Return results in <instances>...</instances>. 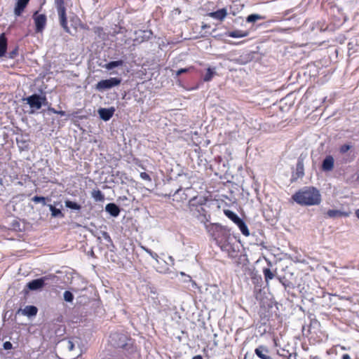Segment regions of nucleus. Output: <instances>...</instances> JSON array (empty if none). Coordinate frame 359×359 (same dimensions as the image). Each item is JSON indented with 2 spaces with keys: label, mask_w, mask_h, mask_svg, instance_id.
<instances>
[{
  "label": "nucleus",
  "mask_w": 359,
  "mask_h": 359,
  "mask_svg": "<svg viewBox=\"0 0 359 359\" xmlns=\"http://www.w3.org/2000/svg\"><path fill=\"white\" fill-rule=\"evenodd\" d=\"M292 199L302 206L318 205L321 203V194L314 187H304L292 196Z\"/></svg>",
  "instance_id": "nucleus-1"
},
{
  "label": "nucleus",
  "mask_w": 359,
  "mask_h": 359,
  "mask_svg": "<svg viewBox=\"0 0 359 359\" xmlns=\"http://www.w3.org/2000/svg\"><path fill=\"white\" fill-rule=\"evenodd\" d=\"M207 229L209 235L219 247L232 240L230 229L226 226L219 224H211Z\"/></svg>",
  "instance_id": "nucleus-2"
},
{
  "label": "nucleus",
  "mask_w": 359,
  "mask_h": 359,
  "mask_svg": "<svg viewBox=\"0 0 359 359\" xmlns=\"http://www.w3.org/2000/svg\"><path fill=\"white\" fill-rule=\"evenodd\" d=\"M206 203L204 197L194 196L189 201L188 208L191 215L196 217L205 215V210L203 205Z\"/></svg>",
  "instance_id": "nucleus-3"
},
{
  "label": "nucleus",
  "mask_w": 359,
  "mask_h": 359,
  "mask_svg": "<svg viewBox=\"0 0 359 359\" xmlns=\"http://www.w3.org/2000/svg\"><path fill=\"white\" fill-rule=\"evenodd\" d=\"M54 1L60 20V25L67 33H70V29L67 25V9L65 0Z\"/></svg>",
  "instance_id": "nucleus-4"
},
{
  "label": "nucleus",
  "mask_w": 359,
  "mask_h": 359,
  "mask_svg": "<svg viewBox=\"0 0 359 359\" xmlns=\"http://www.w3.org/2000/svg\"><path fill=\"white\" fill-rule=\"evenodd\" d=\"M121 79L116 77H111L108 79L100 81L96 84V89L99 91H104L113 87L120 85Z\"/></svg>",
  "instance_id": "nucleus-5"
},
{
  "label": "nucleus",
  "mask_w": 359,
  "mask_h": 359,
  "mask_svg": "<svg viewBox=\"0 0 359 359\" xmlns=\"http://www.w3.org/2000/svg\"><path fill=\"white\" fill-rule=\"evenodd\" d=\"M109 341L116 348H124L127 345L128 337L126 334L114 332L110 335Z\"/></svg>",
  "instance_id": "nucleus-6"
},
{
  "label": "nucleus",
  "mask_w": 359,
  "mask_h": 359,
  "mask_svg": "<svg viewBox=\"0 0 359 359\" xmlns=\"http://www.w3.org/2000/svg\"><path fill=\"white\" fill-rule=\"evenodd\" d=\"M232 240L229 241L226 243L219 246L222 251L226 252L231 258H236L238 256L239 248L238 245L236 243H232Z\"/></svg>",
  "instance_id": "nucleus-7"
},
{
  "label": "nucleus",
  "mask_w": 359,
  "mask_h": 359,
  "mask_svg": "<svg viewBox=\"0 0 359 359\" xmlns=\"http://www.w3.org/2000/svg\"><path fill=\"white\" fill-rule=\"evenodd\" d=\"M25 100L31 108L38 110L41 108L42 104L46 101V97L34 94L25 98Z\"/></svg>",
  "instance_id": "nucleus-8"
},
{
  "label": "nucleus",
  "mask_w": 359,
  "mask_h": 359,
  "mask_svg": "<svg viewBox=\"0 0 359 359\" xmlns=\"http://www.w3.org/2000/svg\"><path fill=\"white\" fill-rule=\"evenodd\" d=\"M33 19L34 20L36 32H42L46 25L47 18L46 15L39 14L36 11L33 15Z\"/></svg>",
  "instance_id": "nucleus-9"
},
{
  "label": "nucleus",
  "mask_w": 359,
  "mask_h": 359,
  "mask_svg": "<svg viewBox=\"0 0 359 359\" xmlns=\"http://www.w3.org/2000/svg\"><path fill=\"white\" fill-rule=\"evenodd\" d=\"M304 157L301 155L297 160V163L296 165V170L292 174V181H295L299 178H302L304 175Z\"/></svg>",
  "instance_id": "nucleus-10"
},
{
  "label": "nucleus",
  "mask_w": 359,
  "mask_h": 359,
  "mask_svg": "<svg viewBox=\"0 0 359 359\" xmlns=\"http://www.w3.org/2000/svg\"><path fill=\"white\" fill-rule=\"evenodd\" d=\"M255 355L260 359H272L270 350L265 345H259L255 349Z\"/></svg>",
  "instance_id": "nucleus-11"
},
{
  "label": "nucleus",
  "mask_w": 359,
  "mask_h": 359,
  "mask_svg": "<svg viewBox=\"0 0 359 359\" xmlns=\"http://www.w3.org/2000/svg\"><path fill=\"white\" fill-rule=\"evenodd\" d=\"M47 279L48 278L45 276L41 278L33 280L27 283V287L30 290H36L41 289L44 286L45 280Z\"/></svg>",
  "instance_id": "nucleus-12"
},
{
  "label": "nucleus",
  "mask_w": 359,
  "mask_h": 359,
  "mask_svg": "<svg viewBox=\"0 0 359 359\" xmlns=\"http://www.w3.org/2000/svg\"><path fill=\"white\" fill-rule=\"evenodd\" d=\"M334 160L332 156L328 155L323 161L321 170L324 172L332 171L334 168Z\"/></svg>",
  "instance_id": "nucleus-13"
},
{
  "label": "nucleus",
  "mask_w": 359,
  "mask_h": 359,
  "mask_svg": "<svg viewBox=\"0 0 359 359\" xmlns=\"http://www.w3.org/2000/svg\"><path fill=\"white\" fill-rule=\"evenodd\" d=\"M29 0H16L14 8V14L15 16H20L22 15L29 4Z\"/></svg>",
  "instance_id": "nucleus-14"
},
{
  "label": "nucleus",
  "mask_w": 359,
  "mask_h": 359,
  "mask_svg": "<svg viewBox=\"0 0 359 359\" xmlns=\"http://www.w3.org/2000/svg\"><path fill=\"white\" fill-rule=\"evenodd\" d=\"M115 109L114 107L110 108H100L98 110V114L100 118L107 121H109L114 115Z\"/></svg>",
  "instance_id": "nucleus-15"
},
{
  "label": "nucleus",
  "mask_w": 359,
  "mask_h": 359,
  "mask_svg": "<svg viewBox=\"0 0 359 359\" xmlns=\"http://www.w3.org/2000/svg\"><path fill=\"white\" fill-rule=\"evenodd\" d=\"M208 15L214 19L223 21L227 15V10L226 8H221L216 11L208 13Z\"/></svg>",
  "instance_id": "nucleus-16"
},
{
  "label": "nucleus",
  "mask_w": 359,
  "mask_h": 359,
  "mask_svg": "<svg viewBox=\"0 0 359 359\" xmlns=\"http://www.w3.org/2000/svg\"><path fill=\"white\" fill-rule=\"evenodd\" d=\"M249 32L236 29L233 31H229L225 33V35L232 38H243L248 36Z\"/></svg>",
  "instance_id": "nucleus-17"
},
{
  "label": "nucleus",
  "mask_w": 359,
  "mask_h": 359,
  "mask_svg": "<svg viewBox=\"0 0 359 359\" xmlns=\"http://www.w3.org/2000/svg\"><path fill=\"white\" fill-rule=\"evenodd\" d=\"M105 210L113 217L118 216L121 211L119 207L113 203H108L105 207Z\"/></svg>",
  "instance_id": "nucleus-18"
},
{
  "label": "nucleus",
  "mask_w": 359,
  "mask_h": 359,
  "mask_svg": "<svg viewBox=\"0 0 359 359\" xmlns=\"http://www.w3.org/2000/svg\"><path fill=\"white\" fill-rule=\"evenodd\" d=\"M327 217L336 218L341 217H348L349 213L338 210H328L325 213Z\"/></svg>",
  "instance_id": "nucleus-19"
},
{
  "label": "nucleus",
  "mask_w": 359,
  "mask_h": 359,
  "mask_svg": "<svg viewBox=\"0 0 359 359\" xmlns=\"http://www.w3.org/2000/svg\"><path fill=\"white\" fill-rule=\"evenodd\" d=\"M19 311H21L23 315L30 317L36 315L38 309L35 306H27L24 309H20Z\"/></svg>",
  "instance_id": "nucleus-20"
},
{
  "label": "nucleus",
  "mask_w": 359,
  "mask_h": 359,
  "mask_svg": "<svg viewBox=\"0 0 359 359\" xmlns=\"http://www.w3.org/2000/svg\"><path fill=\"white\" fill-rule=\"evenodd\" d=\"M7 39L4 34L0 35V57L5 55L7 50Z\"/></svg>",
  "instance_id": "nucleus-21"
},
{
  "label": "nucleus",
  "mask_w": 359,
  "mask_h": 359,
  "mask_svg": "<svg viewBox=\"0 0 359 359\" xmlns=\"http://www.w3.org/2000/svg\"><path fill=\"white\" fill-rule=\"evenodd\" d=\"M91 196L97 202H102L104 201V195L99 189H94L91 192Z\"/></svg>",
  "instance_id": "nucleus-22"
},
{
  "label": "nucleus",
  "mask_w": 359,
  "mask_h": 359,
  "mask_svg": "<svg viewBox=\"0 0 359 359\" xmlns=\"http://www.w3.org/2000/svg\"><path fill=\"white\" fill-rule=\"evenodd\" d=\"M49 209L51 212V216L53 217H60L62 218L65 217V215L62 212V211L60 209L56 208L53 205H48Z\"/></svg>",
  "instance_id": "nucleus-23"
},
{
  "label": "nucleus",
  "mask_w": 359,
  "mask_h": 359,
  "mask_svg": "<svg viewBox=\"0 0 359 359\" xmlns=\"http://www.w3.org/2000/svg\"><path fill=\"white\" fill-rule=\"evenodd\" d=\"M216 74V72L214 69L208 67L206 71V74L203 77V81L205 82L210 81L213 76Z\"/></svg>",
  "instance_id": "nucleus-24"
},
{
  "label": "nucleus",
  "mask_w": 359,
  "mask_h": 359,
  "mask_svg": "<svg viewBox=\"0 0 359 359\" xmlns=\"http://www.w3.org/2000/svg\"><path fill=\"white\" fill-rule=\"evenodd\" d=\"M123 65V61L121 60L111 61L106 64L105 67L107 69H112L115 67L122 66Z\"/></svg>",
  "instance_id": "nucleus-25"
},
{
  "label": "nucleus",
  "mask_w": 359,
  "mask_h": 359,
  "mask_svg": "<svg viewBox=\"0 0 359 359\" xmlns=\"http://www.w3.org/2000/svg\"><path fill=\"white\" fill-rule=\"evenodd\" d=\"M263 273L265 281L266 283H268L269 280H272L274 278V273L269 268L263 269Z\"/></svg>",
  "instance_id": "nucleus-26"
},
{
  "label": "nucleus",
  "mask_w": 359,
  "mask_h": 359,
  "mask_svg": "<svg viewBox=\"0 0 359 359\" xmlns=\"http://www.w3.org/2000/svg\"><path fill=\"white\" fill-rule=\"evenodd\" d=\"M65 206L72 210H80L81 206L76 202L67 200L65 201Z\"/></svg>",
  "instance_id": "nucleus-27"
},
{
  "label": "nucleus",
  "mask_w": 359,
  "mask_h": 359,
  "mask_svg": "<svg viewBox=\"0 0 359 359\" xmlns=\"http://www.w3.org/2000/svg\"><path fill=\"white\" fill-rule=\"evenodd\" d=\"M224 213L229 219H230L233 222L239 217L236 213H234L233 211L230 210H224Z\"/></svg>",
  "instance_id": "nucleus-28"
},
{
  "label": "nucleus",
  "mask_w": 359,
  "mask_h": 359,
  "mask_svg": "<svg viewBox=\"0 0 359 359\" xmlns=\"http://www.w3.org/2000/svg\"><path fill=\"white\" fill-rule=\"evenodd\" d=\"M261 19H262V17L261 15H259L258 14H251L247 17L246 21L248 22H255L257 20H261Z\"/></svg>",
  "instance_id": "nucleus-29"
},
{
  "label": "nucleus",
  "mask_w": 359,
  "mask_h": 359,
  "mask_svg": "<svg viewBox=\"0 0 359 359\" xmlns=\"http://www.w3.org/2000/svg\"><path fill=\"white\" fill-rule=\"evenodd\" d=\"M238 226L239 229L241 230V233L244 236H248L250 235V231L248 230V228L244 222H242L241 224H240V225Z\"/></svg>",
  "instance_id": "nucleus-30"
},
{
  "label": "nucleus",
  "mask_w": 359,
  "mask_h": 359,
  "mask_svg": "<svg viewBox=\"0 0 359 359\" xmlns=\"http://www.w3.org/2000/svg\"><path fill=\"white\" fill-rule=\"evenodd\" d=\"M32 201L36 203H41L43 205L46 204V198L43 196H35L32 198Z\"/></svg>",
  "instance_id": "nucleus-31"
},
{
  "label": "nucleus",
  "mask_w": 359,
  "mask_h": 359,
  "mask_svg": "<svg viewBox=\"0 0 359 359\" xmlns=\"http://www.w3.org/2000/svg\"><path fill=\"white\" fill-rule=\"evenodd\" d=\"M64 299L66 302H72L74 299V295L69 291H65L64 292Z\"/></svg>",
  "instance_id": "nucleus-32"
},
{
  "label": "nucleus",
  "mask_w": 359,
  "mask_h": 359,
  "mask_svg": "<svg viewBox=\"0 0 359 359\" xmlns=\"http://www.w3.org/2000/svg\"><path fill=\"white\" fill-rule=\"evenodd\" d=\"M143 249L145 250L147 253H148L154 259L157 260L158 258V255L157 253L153 252L149 248H143Z\"/></svg>",
  "instance_id": "nucleus-33"
},
{
  "label": "nucleus",
  "mask_w": 359,
  "mask_h": 359,
  "mask_svg": "<svg viewBox=\"0 0 359 359\" xmlns=\"http://www.w3.org/2000/svg\"><path fill=\"white\" fill-rule=\"evenodd\" d=\"M351 146L350 144H343L339 147V152L342 154H345L351 149Z\"/></svg>",
  "instance_id": "nucleus-34"
},
{
  "label": "nucleus",
  "mask_w": 359,
  "mask_h": 359,
  "mask_svg": "<svg viewBox=\"0 0 359 359\" xmlns=\"http://www.w3.org/2000/svg\"><path fill=\"white\" fill-rule=\"evenodd\" d=\"M194 69V67L192 66L190 67H188V68H181L179 70H177L176 75L180 76V74H182L183 73L189 72L191 69Z\"/></svg>",
  "instance_id": "nucleus-35"
},
{
  "label": "nucleus",
  "mask_w": 359,
  "mask_h": 359,
  "mask_svg": "<svg viewBox=\"0 0 359 359\" xmlns=\"http://www.w3.org/2000/svg\"><path fill=\"white\" fill-rule=\"evenodd\" d=\"M48 111H50V112L53 113V114H58V115H60V116H65V111H58V110H56L55 108H53V107H49L48 108Z\"/></svg>",
  "instance_id": "nucleus-36"
},
{
  "label": "nucleus",
  "mask_w": 359,
  "mask_h": 359,
  "mask_svg": "<svg viewBox=\"0 0 359 359\" xmlns=\"http://www.w3.org/2000/svg\"><path fill=\"white\" fill-rule=\"evenodd\" d=\"M18 54V47L16 46L14 50H11L10 53H9V57L11 58V59H13L15 58Z\"/></svg>",
  "instance_id": "nucleus-37"
},
{
  "label": "nucleus",
  "mask_w": 359,
  "mask_h": 359,
  "mask_svg": "<svg viewBox=\"0 0 359 359\" xmlns=\"http://www.w3.org/2000/svg\"><path fill=\"white\" fill-rule=\"evenodd\" d=\"M140 177L144 180H147V181H149V182H151V177L149 176V175L145 172H142L140 173Z\"/></svg>",
  "instance_id": "nucleus-38"
},
{
  "label": "nucleus",
  "mask_w": 359,
  "mask_h": 359,
  "mask_svg": "<svg viewBox=\"0 0 359 359\" xmlns=\"http://www.w3.org/2000/svg\"><path fill=\"white\" fill-rule=\"evenodd\" d=\"M3 346L5 350H10L13 348V344L10 341H6L4 343Z\"/></svg>",
  "instance_id": "nucleus-39"
},
{
  "label": "nucleus",
  "mask_w": 359,
  "mask_h": 359,
  "mask_svg": "<svg viewBox=\"0 0 359 359\" xmlns=\"http://www.w3.org/2000/svg\"><path fill=\"white\" fill-rule=\"evenodd\" d=\"M67 347L69 351H72L74 349V343L72 341L69 340L67 341Z\"/></svg>",
  "instance_id": "nucleus-40"
},
{
  "label": "nucleus",
  "mask_w": 359,
  "mask_h": 359,
  "mask_svg": "<svg viewBox=\"0 0 359 359\" xmlns=\"http://www.w3.org/2000/svg\"><path fill=\"white\" fill-rule=\"evenodd\" d=\"M242 222H243V220L242 219H241L240 217H238L236 221H234V223L237 225V226H239L240 224H241Z\"/></svg>",
  "instance_id": "nucleus-41"
},
{
  "label": "nucleus",
  "mask_w": 359,
  "mask_h": 359,
  "mask_svg": "<svg viewBox=\"0 0 359 359\" xmlns=\"http://www.w3.org/2000/svg\"><path fill=\"white\" fill-rule=\"evenodd\" d=\"M341 359H351L350 355L347 353L343 354Z\"/></svg>",
  "instance_id": "nucleus-42"
},
{
  "label": "nucleus",
  "mask_w": 359,
  "mask_h": 359,
  "mask_svg": "<svg viewBox=\"0 0 359 359\" xmlns=\"http://www.w3.org/2000/svg\"><path fill=\"white\" fill-rule=\"evenodd\" d=\"M78 114H79V111H74L73 113H72L69 116H72L74 117H78Z\"/></svg>",
  "instance_id": "nucleus-43"
},
{
  "label": "nucleus",
  "mask_w": 359,
  "mask_h": 359,
  "mask_svg": "<svg viewBox=\"0 0 359 359\" xmlns=\"http://www.w3.org/2000/svg\"><path fill=\"white\" fill-rule=\"evenodd\" d=\"M191 359H203L202 355H196L195 356H194Z\"/></svg>",
  "instance_id": "nucleus-44"
},
{
  "label": "nucleus",
  "mask_w": 359,
  "mask_h": 359,
  "mask_svg": "<svg viewBox=\"0 0 359 359\" xmlns=\"http://www.w3.org/2000/svg\"><path fill=\"white\" fill-rule=\"evenodd\" d=\"M201 27H202V29H206V28H210V25H207V24H204V25H203L201 26Z\"/></svg>",
  "instance_id": "nucleus-45"
},
{
  "label": "nucleus",
  "mask_w": 359,
  "mask_h": 359,
  "mask_svg": "<svg viewBox=\"0 0 359 359\" xmlns=\"http://www.w3.org/2000/svg\"><path fill=\"white\" fill-rule=\"evenodd\" d=\"M355 213L356 217L359 219V209L356 210Z\"/></svg>",
  "instance_id": "nucleus-46"
},
{
  "label": "nucleus",
  "mask_w": 359,
  "mask_h": 359,
  "mask_svg": "<svg viewBox=\"0 0 359 359\" xmlns=\"http://www.w3.org/2000/svg\"><path fill=\"white\" fill-rule=\"evenodd\" d=\"M17 197H18L17 196H13V197L11 198V200L10 201V202H11V203H13V202H14V201H13V200H14L15 198H17Z\"/></svg>",
  "instance_id": "nucleus-47"
},
{
  "label": "nucleus",
  "mask_w": 359,
  "mask_h": 359,
  "mask_svg": "<svg viewBox=\"0 0 359 359\" xmlns=\"http://www.w3.org/2000/svg\"><path fill=\"white\" fill-rule=\"evenodd\" d=\"M104 235H105L106 236H107V237H109V235L107 234V233H106V232H105V233H104Z\"/></svg>",
  "instance_id": "nucleus-48"
}]
</instances>
